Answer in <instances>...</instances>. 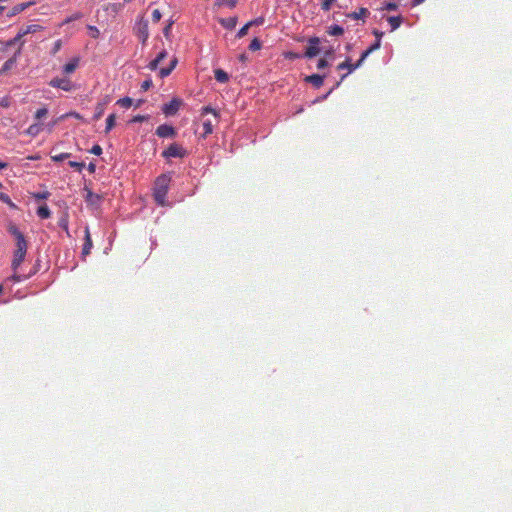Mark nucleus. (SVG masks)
I'll return each mask as SVG.
<instances>
[{
	"instance_id": "4c0bfd02",
	"label": "nucleus",
	"mask_w": 512,
	"mask_h": 512,
	"mask_svg": "<svg viewBox=\"0 0 512 512\" xmlns=\"http://www.w3.org/2000/svg\"><path fill=\"white\" fill-rule=\"evenodd\" d=\"M48 114L47 108H40L35 112V119L39 120Z\"/></svg>"
},
{
	"instance_id": "58836bf2",
	"label": "nucleus",
	"mask_w": 512,
	"mask_h": 512,
	"mask_svg": "<svg viewBox=\"0 0 512 512\" xmlns=\"http://www.w3.org/2000/svg\"><path fill=\"white\" fill-rule=\"evenodd\" d=\"M68 164L70 167L77 169L79 172L85 167L83 162L69 161Z\"/></svg>"
},
{
	"instance_id": "603ef678",
	"label": "nucleus",
	"mask_w": 512,
	"mask_h": 512,
	"mask_svg": "<svg viewBox=\"0 0 512 512\" xmlns=\"http://www.w3.org/2000/svg\"><path fill=\"white\" fill-rule=\"evenodd\" d=\"M79 18H81V14H80V13H75V14H73L72 16H70L69 18H67V19L65 20V23H69V22L74 21V20H77V19H79Z\"/></svg>"
},
{
	"instance_id": "3c124183",
	"label": "nucleus",
	"mask_w": 512,
	"mask_h": 512,
	"mask_svg": "<svg viewBox=\"0 0 512 512\" xmlns=\"http://www.w3.org/2000/svg\"><path fill=\"white\" fill-rule=\"evenodd\" d=\"M221 4H225L230 8H234L237 4V0H222Z\"/></svg>"
},
{
	"instance_id": "72a5a7b5",
	"label": "nucleus",
	"mask_w": 512,
	"mask_h": 512,
	"mask_svg": "<svg viewBox=\"0 0 512 512\" xmlns=\"http://www.w3.org/2000/svg\"><path fill=\"white\" fill-rule=\"evenodd\" d=\"M58 224H59V226H60L61 228H63V229L66 231L67 235H68V236H70V234H69V229H68V218H67V216H63V217H61V218L59 219Z\"/></svg>"
},
{
	"instance_id": "7c9ffc66",
	"label": "nucleus",
	"mask_w": 512,
	"mask_h": 512,
	"mask_svg": "<svg viewBox=\"0 0 512 512\" xmlns=\"http://www.w3.org/2000/svg\"><path fill=\"white\" fill-rule=\"evenodd\" d=\"M117 104L123 108H129L133 104V100L130 97H124L117 101Z\"/></svg>"
},
{
	"instance_id": "dca6fc26",
	"label": "nucleus",
	"mask_w": 512,
	"mask_h": 512,
	"mask_svg": "<svg viewBox=\"0 0 512 512\" xmlns=\"http://www.w3.org/2000/svg\"><path fill=\"white\" fill-rule=\"evenodd\" d=\"M79 65V58L75 57L63 66V72L65 74L73 73Z\"/></svg>"
},
{
	"instance_id": "c85d7f7f",
	"label": "nucleus",
	"mask_w": 512,
	"mask_h": 512,
	"mask_svg": "<svg viewBox=\"0 0 512 512\" xmlns=\"http://www.w3.org/2000/svg\"><path fill=\"white\" fill-rule=\"evenodd\" d=\"M115 121H116V115L115 114H110L107 119H106V128H105V132L108 133L109 131H111L113 129V127L115 126Z\"/></svg>"
},
{
	"instance_id": "5701e85b",
	"label": "nucleus",
	"mask_w": 512,
	"mask_h": 512,
	"mask_svg": "<svg viewBox=\"0 0 512 512\" xmlns=\"http://www.w3.org/2000/svg\"><path fill=\"white\" fill-rule=\"evenodd\" d=\"M215 79L220 83H226L229 80L228 74L222 69H216L214 71Z\"/></svg>"
},
{
	"instance_id": "69168bd1",
	"label": "nucleus",
	"mask_w": 512,
	"mask_h": 512,
	"mask_svg": "<svg viewBox=\"0 0 512 512\" xmlns=\"http://www.w3.org/2000/svg\"><path fill=\"white\" fill-rule=\"evenodd\" d=\"M2 291H3V286L0 285V294L2 293Z\"/></svg>"
},
{
	"instance_id": "39448f33",
	"label": "nucleus",
	"mask_w": 512,
	"mask_h": 512,
	"mask_svg": "<svg viewBox=\"0 0 512 512\" xmlns=\"http://www.w3.org/2000/svg\"><path fill=\"white\" fill-rule=\"evenodd\" d=\"M182 104H183V102L181 99L173 98L170 102H168L162 106V112L166 116H174L178 113Z\"/></svg>"
},
{
	"instance_id": "6ab92c4d",
	"label": "nucleus",
	"mask_w": 512,
	"mask_h": 512,
	"mask_svg": "<svg viewBox=\"0 0 512 512\" xmlns=\"http://www.w3.org/2000/svg\"><path fill=\"white\" fill-rule=\"evenodd\" d=\"M34 4H35V2H32V1H30V2H25V3H21V4H17V5H15V6L11 9V11H10L9 15H10V16H14V15H16V14H18V13H20V12L24 11L26 8H28V7H30L31 5H34Z\"/></svg>"
},
{
	"instance_id": "c9c22d12",
	"label": "nucleus",
	"mask_w": 512,
	"mask_h": 512,
	"mask_svg": "<svg viewBox=\"0 0 512 512\" xmlns=\"http://www.w3.org/2000/svg\"><path fill=\"white\" fill-rule=\"evenodd\" d=\"M88 30L92 38L97 39L99 37L100 31L96 26L89 25Z\"/></svg>"
},
{
	"instance_id": "aec40b11",
	"label": "nucleus",
	"mask_w": 512,
	"mask_h": 512,
	"mask_svg": "<svg viewBox=\"0 0 512 512\" xmlns=\"http://www.w3.org/2000/svg\"><path fill=\"white\" fill-rule=\"evenodd\" d=\"M219 22L226 29H233V28H235V26L237 24V18L236 17L222 18V19H220Z\"/></svg>"
},
{
	"instance_id": "393cba45",
	"label": "nucleus",
	"mask_w": 512,
	"mask_h": 512,
	"mask_svg": "<svg viewBox=\"0 0 512 512\" xmlns=\"http://www.w3.org/2000/svg\"><path fill=\"white\" fill-rule=\"evenodd\" d=\"M368 13H369L368 9L360 8L358 12L349 13L347 15V17L351 18V19H354V20H358V19H361V18L365 17Z\"/></svg>"
},
{
	"instance_id": "0eeeda50",
	"label": "nucleus",
	"mask_w": 512,
	"mask_h": 512,
	"mask_svg": "<svg viewBox=\"0 0 512 512\" xmlns=\"http://www.w3.org/2000/svg\"><path fill=\"white\" fill-rule=\"evenodd\" d=\"M42 30V26L40 25H37V24H31V25H28L26 26L25 28L21 29L18 34L10 40V44H17L18 42L21 41V39L27 35V34H30V33H35L37 31H40Z\"/></svg>"
},
{
	"instance_id": "5fc2aeb1",
	"label": "nucleus",
	"mask_w": 512,
	"mask_h": 512,
	"mask_svg": "<svg viewBox=\"0 0 512 512\" xmlns=\"http://www.w3.org/2000/svg\"><path fill=\"white\" fill-rule=\"evenodd\" d=\"M61 40H57L55 43H54V48H53V54L57 53L60 48H61Z\"/></svg>"
},
{
	"instance_id": "c756f323",
	"label": "nucleus",
	"mask_w": 512,
	"mask_h": 512,
	"mask_svg": "<svg viewBox=\"0 0 512 512\" xmlns=\"http://www.w3.org/2000/svg\"><path fill=\"white\" fill-rule=\"evenodd\" d=\"M202 125L204 129L202 137L205 138L207 135L213 132V124L210 120H205Z\"/></svg>"
},
{
	"instance_id": "052dcab7",
	"label": "nucleus",
	"mask_w": 512,
	"mask_h": 512,
	"mask_svg": "<svg viewBox=\"0 0 512 512\" xmlns=\"http://www.w3.org/2000/svg\"><path fill=\"white\" fill-rule=\"evenodd\" d=\"M324 54H325L326 57H333L334 51H333V49H329V50H326L324 52Z\"/></svg>"
},
{
	"instance_id": "de8ad7c7",
	"label": "nucleus",
	"mask_w": 512,
	"mask_h": 512,
	"mask_svg": "<svg viewBox=\"0 0 512 512\" xmlns=\"http://www.w3.org/2000/svg\"><path fill=\"white\" fill-rule=\"evenodd\" d=\"M148 119V116L145 115H136L132 118L131 122H143Z\"/></svg>"
},
{
	"instance_id": "49530a36",
	"label": "nucleus",
	"mask_w": 512,
	"mask_h": 512,
	"mask_svg": "<svg viewBox=\"0 0 512 512\" xmlns=\"http://www.w3.org/2000/svg\"><path fill=\"white\" fill-rule=\"evenodd\" d=\"M328 65H329L328 61L325 58H322L318 61L317 68L323 69V68H326Z\"/></svg>"
},
{
	"instance_id": "a19ab883",
	"label": "nucleus",
	"mask_w": 512,
	"mask_h": 512,
	"mask_svg": "<svg viewBox=\"0 0 512 512\" xmlns=\"http://www.w3.org/2000/svg\"><path fill=\"white\" fill-rule=\"evenodd\" d=\"M208 113H212L216 118L218 117V112L211 108L210 106H205L202 108V115H205V114H208Z\"/></svg>"
},
{
	"instance_id": "f03ea898",
	"label": "nucleus",
	"mask_w": 512,
	"mask_h": 512,
	"mask_svg": "<svg viewBox=\"0 0 512 512\" xmlns=\"http://www.w3.org/2000/svg\"><path fill=\"white\" fill-rule=\"evenodd\" d=\"M169 182L170 178L164 174L160 175L156 179L153 196L155 201L161 206L166 204V195L168 192Z\"/></svg>"
},
{
	"instance_id": "473e14b6",
	"label": "nucleus",
	"mask_w": 512,
	"mask_h": 512,
	"mask_svg": "<svg viewBox=\"0 0 512 512\" xmlns=\"http://www.w3.org/2000/svg\"><path fill=\"white\" fill-rule=\"evenodd\" d=\"M70 155H71L70 153H60V154L52 155L51 159L54 162H61L65 159H68L70 157Z\"/></svg>"
},
{
	"instance_id": "f8f14e48",
	"label": "nucleus",
	"mask_w": 512,
	"mask_h": 512,
	"mask_svg": "<svg viewBox=\"0 0 512 512\" xmlns=\"http://www.w3.org/2000/svg\"><path fill=\"white\" fill-rule=\"evenodd\" d=\"M85 237H84V244L82 249V255L85 257L90 254L91 249L93 247L90 231L88 227H85Z\"/></svg>"
},
{
	"instance_id": "a211bd4d",
	"label": "nucleus",
	"mask_w": 512,
	"mask_h": 512,
	"mask_svg": "<svg viewBox=\"0 0 512 512\" xmlns=\"http://www.w3.org/2000/svg\"><path fill=\"white\" fill-rule=\"evenodd\" d=\"M381 45L380 39H376L375 43L366 49L360 56V62H364L365 59L375 50L379 49Z\"/></svg>"
},
{
	"instance_id": "864d4df0",
	"label": "nucleus",
	"mask_w": 512,
	"mask_h": 512,
	"mask_svg": "<svg viewBox=\"0 0 512 512\" xmlns=\"http://www.w3.org/2000/svg\"><path fill=\"white\" fill-rule=\"evenodd\" d=\"M49 196V192H43V193H36L34 194V197L36 199H46Z\"/></svg>"
},
{
	"instance_id": "412c9836",
	"label": "nucleus",
	"mask_w": 512,
	"mask_h": 512,
	"mask_svg": "<svg viewBox=\"0 0 512 512\" xmlns=\"http://www.w3.org/2000/svg\"><path fill=\"white\" fill-rule=\"evenodd\" d=\"M86 190V196H85V200L87 203L91 204V205H95L99 202L100 200V197L98 194H95L93 193L91 190L89 189H85Z\"/></svg>"
},
{
	"instance_id": "4d7b16f0",
	"label": "nucleus",
	"mask_w": 512,
	"mask_h": 512,
	"mask_svg": "<svg viewBox=\"0 0 512 512\" xmlns=\"http://www.w3.org/2000/svg\"><path fill=\"white\" fill-rule=\"evenodd\" d=\"M10 280L13 282H20L22 280L21 276L18 275L16 272L10 277Z\"/></svg>"
},
{
	"instance_id": "f704fd0d",
	"label": "nucleus",
	"mask_w": 512,
	"mask_h": 512,
	"mask_svg": "<svg viewBox=\"0 0 512 512\" xmlns=\"http://www.w3.org/2000/svg\"><path fill=\"white\" fill-rule=\"evenodd\" d=\"M335 1L336 0H321V9L323 11H329Z\"/></svg>"
},
{
	"instance_id": "2eb2a0df",
	"label": "nucleus",
	"mask_w": 512,
	"mask_h": 512,
	"mask_svg": "<svg viewBox=\"0 0 512 512\" xmlns=\"http://www.w3.org/2000/svg\"><path fill=\"white\" fill-rule=\"evenodd\" d=\"M108 102H109V100L106 99L103 102H99L96 105L95 113H94V116H93L94 120H99L103 116V114L105 112V109H106V105H107Z\"/></svg>"
},
{
	"instance_id": "09e8293b",
	"label": "nucleus",
	"mask_w": 512,
	"mask_h": 512,
	"mask_svg": "<svg viewBox=\"0 0 512 512\" xmlns=\"http://www.w3.org/2000/svg\"><path fill=\"white\" fill-rule=\"evenodd\" d=\"M398 8V5L394 2H389L385 5L384 9L388 11H394Z\"/></svg>"
},
{
	"instance_id": "ddd939ff",
	"label": "nucleus",
	"mask_w": 512,
	"mask_h": 512,
	"mask_svg": "<svg viewBox=\"0 0 512 512\" xmlns=\"http://www.w3.org/2000/svg\"><path fill=\"white\" fill-rule=\"evenodd\" d=\"M325 76L319 74H312L305 77V82L312 84L315 88H320L323 85Z\"/></svg>"
},
{
	"instance_id": "6e6d98bb",
	"label": "nucleus",
	"mask_w": 512,
	"mask_h": 512,
	"mask_svg": "<svg viewBox=\"0 0 512 512\" xmlns=\"http://www.w3.org/2000/svg\"><path fill=\"white\" fill-rule=\"evenodd\" d=\"M173 22H170L164 29H163V33L166 37H168L169 33H170V30H171V26H172Z\"/></svg>"
},
{
	"instance_id": "2f4dec72",
	"label": "nucleus",
	"mask_w": 512,
	"mask_h": 512,
	"mask_svg": "<svg viewBox=\"0 0 512 512\" xmlns=\"http://www.w3.org/2000/svg\"><path fill=\"white\" fill-rule=\"evenodd\" d=\"M13 46L9 41H0V60L4 57V53L8 50L9 47Z\"/></svg>"
},
{
	"instance_id": "6e6552de",
	"label": "nucleus",
	"mask_w": 512,
	"mask_h": 512,
	"mask_svg": "<svg viewBox=\"0 0 512 512\" xmlns=\"http://www.w3.org/2000/svg\"><path fill=\"white\" fill-rule=\"evenodd\" d=\"M319 44H320V39L318 37H311L308 40V46L306 48L304 56L306 58H313L316 55H318L320 52Z\"/></svg>"
},
{
	"instance_id": "cd10ccee",
	"label": "nucleus",
	"mask_w": 512,
	"mask_h": 512,
	"mask_svg": "<svg viewBox=\"0 0 512 512\" xmlns=\"http://www.w3.org/2000/svg\"><path fill=\"white\" fill-rule=\"evenodd\" d=\"M1 187H2V184L0 183V188ZM0 201L7 204L12 209H17V206L15 205V203H13L12 200L10 199V197L5 193L0 192Z\"/></svg>"
},
{
	"instance_id": "a878e982",
	"label": "nucleus",
	"mask_w": 512,
	"mask_h": 512,
	"mask_svg": "<svg viewBox=\"0 0 512 512\" xmlns=\"http://www.w3.org/2000/svg\"><path fill=\"white\" fill-rule=\"evenodd\" d=\"M327 33L331 36H341L344 33V29L339 25H332L328 28Z\"/></svg>"
},
{
	"instance_id": "79ce46f5",
	"label": "nucleus",
	"mask_w": 512,
	"mask_h": 512,
	"mask_svg": "<svg viewBox=\"0 0 512 512\" xmlns=\"http://www.w3.org/2000/svg\"><path fill=\"white\" fill-rule=\"evenodd\" d=\"M249 28H250L249 24H248V23H246V24H245V25H244V26H243V27L238 31V33H237V37H239V38L244 37V36L247 34V32H248V29H249Z\"/></svg>"
},
{
	"instance_id": "e2e57ef3",
	"label": "nucleus",
	"mask_w": 512,
	"mask_h": 512,
	"mask_svg": "<svg viewBox=\"0 0 512 512\" xmlns=\"http://www.w3.org/2000/svg\"><path fill=\"white\" fill-rule=\"evenodd\" d=\"M7 166H8L7 163L0 161V170L6 168Z\"/></svg>"
},
{
	"instance_id": "ea45409f",
	"label": "nucleus",
	"mask_w": 512,
	"mask_h": 512,
	"mask_svg": "<svg viewBox=\"0 0 512 512\" xmlns=\"http://www.w3.org/2000/svg\"><path fill=\"white\" fill-rule=\"evenodd\" d=\"M161 17H162V14H161V12H160V10H159V9H154V10L152 11V21H153L154 23L159 22V21H160V19H161Z\"/></svg>"
},
{
	"instance_id": "bb28decb",
	"label": "nucleus",
	"mask_w": 512,
	"mask_h": 512,
	"mask_svg": "<svg viewBox=\"0 0 512 512\" xmlns=\"http://www.w3.org/2000/svg\"><path fill=\"white\" fill-rule=\"evenodd\" d=\"M37 215L42 218V219H47L50 217L51 215V212H50V209L48 208V206L46 205H43V206H40L38 209H37Z\"/></svg>"
},
{
	"instance_id": "1a4fd4ad",
	"label": "nucleus",
	"mask_w": 512,
	"mask_h": 512,
	"mask_svg": "<svg viewBox=\"0 0 512 512\" xmlns=\"http://www.w3.org/2000/svg\"><path fill=\"white\" fill-rule=\"evenodd\" d=\"M49 85L53 88H59L64 91H71L74 88L72 82L67 78H53L50 80Z\"/></svg>"
},
{
	"instance_id": "7ed1b4c3",
	"label": "nucleus",
	"mask_w": 512,
	"mask_h": 512,
	"mask_svg": "<svg viewBox=\"0 0 512 512\" xmlns=\"http://www.w3.org/2000/svg\"><path fill=\"white\" fill-rule=\"evenodd\" d=\"M134 32L142 44H145L149 37L148 21L141 17L135 24Z\"/></svg>"
},
{
	"instance_id": "338daca9",
	"label": "nucleus",
	"mask_w": 512,
	"mask_h": 512,
	"mask_svg": "<svg viewBox=\"0 0 512 512\" xmlns=\"http://www.w3.org/2000/svg\"><path fill=\"white\" fill-rule=\"evenodd\" d=\"M131 1H132V0H124V2H126V3H129V2H131Z\"/></svg>"
},
{
	"instance_id": "bf43d9fd",
	"label": "nucleus",
	"mask_w": 512,
	"mask_h": 512,
	"mask_svg": "<svg viewBox=\"0 0 512 512\" xmlns=\"http://www.w3.org/2000/svg\"><path fill=\"white\" fill-rule=\"evenodd\" d=\"M87 168H88V171H89L90 173H94V172H95V169H96V165H95L94 163H89V165H88V167H87Z\"/></svg>"
},
{
	"instance_id": "0e129e2a",
	"label": "nucleus",
	"mask_w": 512,
	"mask_h": 512,
	"mask_svg": "<svg viewBox=\"0 0 512 512\" xmlns=\"http://www.w3.org/2000/svg\"><path fill=\"white\" fill-rule=\"evenodd\" d=\"M3 10H4V7L0 6V14L2 13Z\"/></svg>"
},
{
	"instance_id": "e433bc0d",
	"label": "nucleus",
	"mask_w": 512,
	"mask_h": 512,
	"mask_svg": "<svg viewBox=\"0 0 512 512\" xmlns=\"http://www.w3.org/2000/svg\"><path fill=\"white\" fill-rule=\"evenodd\" d=\"M261 48V42L257 39V38H254L250 45H249V49L251 51H257Z\"/></svg>"
},
{
	"instance_id": "423d86ee",
	"label": "nucleus",
	"mask_w": 512,
	"mask_h": 512,
	"mask_svg": "<svg viewBox=\"0 0 512 512\" xmlns=\"http://www.w3.org/2000/svg\"><path fill=\"white\" fill-rule=\"evenodd\" d=\"M362 63H363V62H360V59H359V60L357 61V63L352 64V63L350 62V59H349V58H347L345 61H343L342 63L338 64V66H337V69H338V70H344V69H347V70H348V73H346V74H344V75H342V76H341L340 81L336 83L335 87H338V86L340 85L341 81H343L349 73H351V72H353L354 70H356L357 68H359V67L362 65Z\"/></svg>"
},
{
	"instance_id": "f257e3e1",
	"label": "nucleus",
	"mask_w": 512,
	"mask_h": 512,
	"mask_svg": "<svg viewBox=\"0 0 512 512\" xmlns=\"http://www.w3.org/2000/svg\"><path fill=\"white\" fill-rule=\"evenodd\" d=\"M7 231L15 239L16 248L13 251V259L11 262V268L13 269V271H17V269L19 268V266L23 263V261L25 259V256L27 253V248H28V243L25 239L24 234L18 229V227L14 223H12V222L8 223Z\"/></svg>"
},
{
	"instance_id": "f3484780",
	"label": "nucleus",
	"mask_w": 512,
	"mask_h": 512,
	"mask_svg": "<svg viewBox=\"0 0 512 512\" xmlns=\"http://www.w3.org/2000/svg\"><path fill=\"white\" fill-rule=\"evenodd\" d=\"M166 57H167V52L165 50L161 51L156 56V58L149 63L148 68L150 70H156L158 68L159 63L161 61H163Z\"/></svg>"
},
{
	"instance_id": "680f3d73",
	"label": "nucleus",
	"mask_w": 512,
	"mask_h": 512,
	"mask_svg": "<svg viewBox=\"0 0 512 512\" xmlns=\"http://www.w3.org/2000/svg\"><path fill=\"white\" fill-rule=\"evenodd\" d=\"M424 0H413V6L421 4Z\"/></svg>"
},
{
	"instance_id": "37998d69",
	"label": "nucleus",
	"mask_w": 512,
	"mask_h": 512,
	"mask_svg": "<svg viewBox=\"0 0 512 512\" xmlns=\"http://www.w3.org/2000/svg\"><path fill=\"white\" fill-rule=\"evenodd\" d=\"M90 153L94 154V155H101L102 154V148L100 145L96 144L94 145L91 150H90Z\"/></svg>"
},
{
	"instance_id": "13d9d810",
	"label": "nucleus",
	"mask_w": 512,
	"mask_h": 512,
	"mask_svg": "<svg viewBox=\"0 0 512 512\" xmlns=\"http://www.w3.org/2000/svg\"><path fill=\"white\" fill-rule=\"evenodd\" d=\"M373 34L375 35L376 39H380L381 40V38H382L384 33L379 31V30H374Z\"/></svg>"
},
{
	"instance_id": "4468645a",
	"label": "nucleus",
	"mask_w": 512,
	"mask_h": 512,
	"mask_svg": "<svg viewBox=\"0 0 512 512\" xmlns=\"http://www.w3.org/2000/svg\"><path fill=\"white\" fill-rule=\"evenodd\" d=\"M178 61H177V58H173L170 62V65L166 68H161L159 70V77L160 78H165L167 77L168 75H170V73L175 69L176 65H177Z\"/></svg>"
},
{
	"instance_id": "9b49d317",
	"label": "nucleus",
	"mask_w": 512,
	"mask_h": 512,
	"mask_svg": "<svg viewBox=\"0 0 512 512\" xmlns=\"http://www.w3.org/2000/svg\"><path fill=\"white\" fill-rule=\"evenodd\" d=\"M23 45V42L20 43L18 50L14 53L13 56H11L2 66V69L0 70V74L5 73L13 68L17 61V56L20 54L21 47Z\"/></svg>"
},
{
	"instance_id": "8fccbe9b",
	"label": "nucleus",
	"mask_w": 512,
	"mask_h": 512,
	"mask_svg": "<svg viewBox=\"0 0 512 512\" xmlns=\"http://www.w3.org/2000/svg\"><path fill=\"white\" fill-rule=\"evenodd\" d=\"M152 86V80L148 79V80H145L142 84H141V88L143 91H147L150 87Z\"/></svg>"
},
{
	"instance_id": "c03bdc74",
	"label": "nucleus",
	"mask_w": 512,
	"mask_h": 512,
	"mask_svg": "<svg viewBox=\"0 0 512 512\" xmlns=\"http://www.w3.org/2000/svg\"><path fill=\"white\" fill-rule=\"evenodd\" d=\"M264 23V18L263 17H258L254 20H251L248 22L249 26H254V25H262Z\"/></svg>"
},
{
	"instance_id": "9d476101",
	"label": "nucleus",
	"mask_w": 512,
	"mask_h": 512,
	"mask_svg": "<svg viewBox=\"0 0 512 512\" xmlns=\"http://www.w3.org/2000/svg\"><path fill=\"white\" fill-rule=\"evenodd\" d=\"M175 134V129L168 124H162L156 129V135L161 138L173 137Z\"/></svg>"
},
{
	"instance_id": "a18cd8bd",
	"label": "nucleus",
	"mask_w": 512,
	"mask_h": 512,
	"mask_svg": "<svg viewBox=\"0 0 512 512\" xmlns=\"http://www.w3.org/2000/svg\"><path fill=\"white\" fill-rule=\"evenodd\" d=\"M67 117H74L76 119L82 120V116L77 112H69L65 115H63L61 118H67Z\"/></svg>"
},
{
	"instance_id": "b1692460",
	"label": "nucleus",
	"mask_w": 512,
	"mask_h": 512,
	"mask_svg": "<svg viewBox=\"0 0 512 512\" xmlns=\"http://www.w3.org/2000/svg\"><path fill=\"white\" fill-rule=\"evenodd\" d=\"M388 22L391 26V31H394L396 30L397 28L400 27L401 23H402V17L401 16H390L388 17Z\"/></svg>"
},
{
	"instance_id": "20e7f679",
	"label": "nucleus",
	"mask_w": 512,
	"mask_h": 512,
	"mask_svg": "<svg viewBox=\"0 0 512 512\" xmlns=\"http://www.w3.org/2000/svg\"><path fill=\"white\" fill-rule=\"evenodd\" d=\"M164 158H183L186 156V150L178 143H172L162 152Z\"/></svg>"
},
{
	"instance_id": "4be33fe9",
	"label": "nucleus",
	"mask_w": 512,
	"mask_h": 512,
	"mask_svg": "<svg viewBox=\"0 0 512 512\" xmlns=\"http://www.w3.org/2000/svg\"><path fill=\"white\" fill-rule=\"evenodd\" d=\"M42 131V125L39 123H34L30 125L27 130L26 134L32 137L37 136Z\"/></svg>"
}]
</instances>
